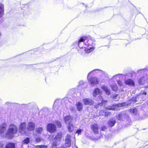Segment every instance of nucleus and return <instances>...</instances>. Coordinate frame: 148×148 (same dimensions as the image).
Returning <instances> with one entry per match:
<instances>
[{
  "mask_svg": "<svg viewBox=\"0 0 148 148\" xmlns=\"http://www.w3.org/2000/svg\"><path fill=\"white\" fill-rule=\"evenodd\" d=\"M17 131L18 128L16 126L11 124L6 133V137L9 139L12 138L14 136V134L17 132Z\"/></svg>",
  "mask_w": 148,
  "mask_h": 148,
  "instance_id": "obj_1",
  "label": "nucleus"
},
{
  "mask_svg": "<svg viewBox=\"0 0 148 148\" xmlns=\"http://www.w3.org/2000/svg\"><path fill=\"white\" fill-rule=\"evenodd\" d=\"M84 38H85V37H81L77 41L73 42L71 46L72 48H77L78 52L79 50L81 51V49L84 47L83 44H84V43L82 42V40H83Z\"/></svg>",
  "mask_w": 148,
  "mask_h": 148,
  "instance_id": "obj_2",
  "label": "nucleus"
},
{
  "mask_svg": "<svg viewBox=\"0 0 148 148\" xmlns=\"http://www.w3.org/2000/svg\"><path fill=\"white\" fill-rule=\"evenodd\" d=\"M83 37H85V38H84L83 40H82V42L84 43L83 46H93L95 45V41L94 38H91L90 36H84Z\"/></svg>",
  "mask_w": 148,
  "mask_h": 148,
  "instance_id": "obj_3",
  "label": "nucleus"
},
{
  "mask_svg": "<svg viewBox=\"0 0 148 148\" xmlns=\"http://www.w3.org/2000/svg\"><path fill=\"white\" fill-rule=\"evenodd\" d=\"M116 117L117 119L119 121H124L126 119V120L129 122L130 121L129 115L125 111L121 112L116 116Z\"/></svg>",
  "mask_w": 148,
  "mask_h": 148,
  "instance_id": "obj_4",
  "label": "nucleus"
},
{
  "mask_svg": "<svg viewBox=\"0 0 148 148\" xmlns=\"http://www.w3.org/2000/svg\"><path fill=\"white\" fill-rule=\"evenodd\" d=\"M26 124L25 122L21 123L19 127V132L22 135H26Z\"/></svg>",
  "mask_w": 148,
  "mask_h": 148,
  "instance_id": "obj_5",
  "label": "nucleus"
},
{
  "mask_svg": "<svg viewBox=\"0 0 148 148\" xmlns=\"http://www.w3.org/2000/svg\"><path fill=\"white\" fill-rule=\"evenodd\" d=\"M124 103L117 104L115 105H113L112 106H109L106 108V110H116L118 108L120 107H123L124 106Z\"/></svg>",
  "mask_w": 148,
  "mask_h": 148,
  "instance_id": "obj_6",
  "label": "nucleus"
},
{
  "mask_svg": "<svg viewBox=\"0 0 148 148\" xmlns=\"http://www.w3.org/2000/svg\"><path fill=\"white\" fill-rule=\"evenodd\" d=\"M47 129V131L51 133H54L56 130V126L51 123L48 124Z\"/></svg>",
  "mask_w": 148,
  "mask_h": 148,
  "instance_id": "obj_7",
  "label": "nucleus"
},
{
  "mask_svg": "<svg viewBox=\"0 0 148 148\" xmlns=\"http://www.w3.org/2000/svg\"><path fill=\"white\" fill-rule=\"evenodd\" d=\"M82 48V49H81V51L79 50V53L82 54L83 53L85 52L87 53H89L93 51L94 49L93 47H90V48H87L85 46Z\"/></svg>",
  "mask_w": 148,
  "mask_h": 148,
  "instance_id": "obj_8",
  "label": "nucleus"
},
{
  "mask_svg": "<svg viewBox=\"0 0 148 148\" xmlns=\"http://www.w3.org/2000/svg\"><path fill=\"white\" fill-rule=\"evenodd\" d=\"M100 73L102 75H104L105 76H106V75H108L107 73L105 71H103L102 70H101L100 69H94L90 72L88 74L87 76V78L88 79V77H89V75L91 74H92L93 75H94V73Z\"/></svg>",
  "mask_w": 148,
  "mask_h": 148,
  "instance_id": "obj_9",
  "label": "nucleus"
},
{
  "mask_svg": "<svg viewBox=\"0 0 148 148\" xmlns=\"http://www.w3.org/2000/svg\"><path fill=\"white\" fill-rule=\"evenodd\" d=\"M87 79L90 84L92 85H95L99 83L98 78L97 77L93 76L89 78V77L88 79Z\"/></svg>",
  "mask_w": 148,
  "mask_h": 148,
  "instance_id": "obj_10",
  "label": "nucleus"
},
{
  "mask_svg": "<svg viewBox=\"0 0 148 148\" xmlns=\"http://www.w3.org/2000/svg\"><path fill=\"white\" fill-rule=\"evenodd\" d=\"M71 136L69 134H67L65 138V144L66 146L70 147L71 146Z\"/></svg>",
  "mask_w": 148,
  "mask_h": 148,
  "instance_id": "obj_11",
  "label": "nucleus"
},
{
  "mask_svg": "<svg viewBox=\"0 0 148 148\" xmlns=\"http://www.w3.org/2000/svg\"><path fill=\"white\" fill-rule=\"evenodd\" d=\"M84 104L85 105L91 106L94 103L93 99L89 98H86L83 99Z\"/></svg>",
  "mask_w": 148,
  "mask_h": 148,
  "instance_id": "obj_12",
  "label": "nucleus"
},
{
  "mask_svg": "<svg viewBox=\"0 0 148 148\" xmlns=\"http://www.w3.org/2000/svg\"><path fill=\"white\" fill-rule=\"evenodd\" d=\"M91 129L93 132L95 134H97L99 133L98 130L99 127L98 125L97 124L94 123L92 125Z\"/></svg>",
  "mask_w": 148,
  "mask_h": 148,
  "instance_id": "obj_13",
  "label": "nucleus"
},
{
  "mask_svg": "<svg viewBox=\"0 0 148 148\" xmlns=\"http://www.w3.org/2000/svg\"><path fill=\"white\" fill-rule=\"evenodd\" d=\"M35 127V125L34 123L32 122H29L28 123L27 127V130L30 131L34 130Z\"/></svg>",
  "mask_w": 148,
  "mask_h": 148,
  "instance_id": "obj_14",
  "label": "nucleus"
},
{
  "mask_svg": "<svg viewBox=\"0 0 148 148\" xmlns=\"http://www.w3.org/2000/svg\"><path fill=\"white\" fill-rule=\"evenodd\" d=\"M125 84L130 86H134L135 85V83L133 80L131 79H129L125 80Z\"/></svg>",
  "mask_w": 148,
  "mask_h": 148,
  "instance_id": "obj_15",
  "label": "nucleus"
},
{
  "mask_svg": "<svg viewBox=\"0 0 148 148\" xmlns=\"http://www.w3.org/2000/svg\"><path fill=\"white\" fill-rule=\"evenodd\" d=\"M64 121L66 124H67L69 122H72V118L71 115H67L64 118Z\"/></svg>",
  "mask_w": 148,
  "mask_h": 148,
  "instance_id": "obj_16",
  "label": "nucleus"
},
{
  "mask_svg": "<svg viewBox=\"0 0 148 148\" xmlns=\"http://www.w3.org/2000/svg\"><path fill=\"white\" fill-rule=\"evenodd\" d=\"M101 88L107 95H110L111 94L110 90L107 86L103 85L102 86Z\"/></svg>",
  "mask_w": 148,
  "mask_h": 148,
  "instance_id": "obj_17",
  "label": "nucleus"
},
{
  "mask_svg": "<svg viewBox=\"0 0 148 148\" xmlns=\"http://www.w3.org/2000/svg\"><path fill=\"white\" fill-rule=\"evenodd\" d=\"M116 123L115 120L113 119H110L108 122V125L109 127H113Z\"/></svg>",
  "mask_w": 148,
  "mask_h": 148,
  "instance_id": "obj_18",
  "label": "nucleus"
},
{
  "mask_svg": "<svg viewBox=\"0 0 148 148\" xmlns=\"http://www.w3.org/2000/svg\"><path fill=\"white\" fill-rule=\"evenodd\" d=\"M50 110L49 108L47 107H45L42 108V111L43 112V114L45 116H47L50 113L51 111Z\"/></svg>",
  "mask_w": 148,
  "mask_h": 148,
  "instance_id": "obj_19",
  "label": "nucleus"
},
{
  "mask_svg": "<svg viewBox=\"0 0 148 148\" xmlns=\"http://www.w3.org/2000/svg\"><path fill=\"white\" fill-rule=\"evenodd\" d=\"M101 93L100 90L98 88L95 89L93 92V95L94 97H96L97 95H100Z\"/></svg>",
  "mask_w": 148,
  "mask_h": 148,
  "instance_id": "obj_20",
  "label": "nucleus"
},
{
  "mask_svg": "<svg viewBox=\"0 0 148 148\" xmlns=\"http://www.w3.org/2000/svg\"><path fill=\"white\" fill-rule=\"evenodd\" d=\"M6 125L5 123H3L0 126V132L1 134L3 133L5 131Z\"/></svg>",
  "mask_w": 148,
  "mask_h": 148,
  "instance_id": "obj_21",
  "label": "nucleus"
},
{
  "mask_svg": "<svg viewBox=\"0 0 148 148\" xmlns=\"http://www.w3.org/2000/svg\"><path fill=\"white\" fill-rule=\"evenodd\" d=\"M130 112L132 113L133 115H137L140 116L138 113V110L137 109L135 108H133L129 110Z\"/></svg>",
  "mask_w": 148,
  "mask_h": 148,
  "instance_id": "obj_22",
  "label": "nucleus"
},
{
  "mask_svg": "<svg viewBox=\"0 0 148 148\" xmlns=\"http://www.w3.org/2000/svg\"><path fill=\"white\" fill-rule=\"evenodd\" d=\"M4 6L3 3H0V18L2 17L3 14Z\"/></svg>",
  "mask_w": 148,
  "mask_h": 148,
  "instance_id": "obj_23",
  "label": "nucleus"
},
{
  "mask_svg": "<svg viewBox=\"0 0 148 148\" xmlns=\"http://www.w3.org/2000/svg\"><path fill=\"white\" fill-rule=\"evenodd\" d=\"M68 124V129L69 132H72L73 130V125L72 123V122H69Z\"/></svg>",
  "mask_w": 148,
  "mask_h": 148,
  "instance_id": "obj_24",
  "label": "nucleus"
},
{
  "mask_svg": "<svg viewBox=\"0 0 148 148\" xmlns=\"http://www.w3.org/2000/svg\"><path fill=\"white\" fill-rule=\"evenodd\" d=\"M76 106L78 111H80L82 109L83 105L81 102L79 101L78 102L76 103Z\"/></svg>",
  "mask_w": 148,
  "mask_h": 148,
  "instance_id": "obj_25",
  "label": "nucleus"
},
{
  "mask_svg": "<svg viewBox=\"0 0 148 148\" xmlns=\"http://www.w3.org/2000/svg\"><path fill=\"white\" fill-rule=\"evenodd\" d=\"M5 148H15V145L13 143H9L6 145Z\"/></svg>",
  "mask_w": 148,
  "mask_h": 148,
  "instance_id": "obj_26",
  "label": "nucleus"
},
{
  "mask_svg": "<svg viewBox=\"0 0 148 148\" xmlns=\"http://www.w3.org/2000/svg\"><path fill=\"white\" fill-rule=\"evenodd\" d=\"M51 148H66V147L64 145L58 147L56 143L54 142L52 144Z\"/></svg>",
  "mask_w": 148,
  "mask_h": 148,
  "instance_id": "obj_27",
  "label": "nucleus"
},
{
  "mask_svg": "<svg viewBox=\"0 0 148 148\" xmlns=\"http://www.w3.org/2000/svg\"><path fill=\"white\" fill-rule=\"evenodd\" d=\"M99 114L101 115H104L105 116H107L109 115L111 113L110 112L106 111L105 110H103L101 111Z\"/></svg>",
  "mask_w": 148,
  "mask_h": 148,
  "instance_id": "obj_28",
  "label": "nucleus"
},
{
  "mask_svg": "<svg viewBox=\"0 0 148 148\" xmlns=\"http://www.w3.org/2000/svg\"><path fill=\"white\" fill-rule=\"evenodd\" d=\"M62 134L60 133H58L55 136V139L58 141H60L62 139Z\"/></svg>",
  "mask_w": 148,
  "mask_h": 148,
  "instance_id": "obj_29",
  "label": "nucleus"
},
{
  "mask_svg": "<svg viewBox=\"0 0 148 148\" xmlns=\"http://www.w3.org/2000/svg\"><path fill=\"white\" fill-rule=\"evenodd\" d=\"M23 9V10L25 12H30V9L27 5H25Z\"/></svg>",
  "mask_w": 148,
  "mask_h": 148,
  "instance_id": "obj_30",
  "label": "nucleus"
},
{
  "mask_svg": "<svg viewBox=\"0 0 148 148\" xmlns=\"http://www.w3.org/2000/svg\"><path fill=\"white\" fill-rule=\"evenodd\" d=\"M110 86L112 90L114 92H116L118 90V88L116 85H111Z\"/></svg>",
  "mask_w": 148,
  "mask_h": 148,
  "instance_id": "obj_31",
  "label": "nucleus"
},
{
  "mask_svg": "<svg viewBox=\"0 0 148 148\" xmlns=\"http://www.w3.org/2000/svg\"><path fill=\"white\" fill-rule=\"evenodd\" d=\"M60 101H59L58 100H56L54 102V104L53 105V109L55 111H57L55 109L56 107L57 106V104Z\"/></svg>",
  "mask_w": 148,
  "mask_h": 148,
  "instance_id": "obj_32",
  "label": "nucleus"
},
{
  "mask_svg": "<svg viewBox=\"0 0 148 148\" xmlns=\"http://www.w3.org/2000/svg\"><path fill=\"white\" fill-rule=\"evenodd\" d=\"M138 96L137 97H133L131 99V100L133 102H136L137 100V99H138Z\"/></svg>",
  "mask_w": 148,
  "mask_h": 148,
  "instance_id": "obj_33",
  "label": "nucleus"
},
{
  "mask_svg": "<svg viewBox=\"0 0 148 148\" xmlns=\"http://www.w3.org/2000/svg\"><path fill=\"white\" fill-rule=\"evenodd\" d=\"M144 78L143 77L140 78L138 80V82L139 84H144Z\"/></svg>",
  "mask_w": 148,
  "mask_h": 148,
  "instance_id": "obj_34",
  "label": "nucleus"
},
{
  "mask_svg": "<svg viewBox=\"0 0 148 148\" xmlns=\"http://www.w3.org/2000/svg\"><path fill=\"white\" fill-rule=\"evenodd\" d=\"M147 69H140L138 71L137 73H142L143 72H145V71H147Z\"/></svg>",
  "mask_w": 148,
  "mask_h": 148,
  "instance_id": "obj_35",
  "label": "nucleus"
},
{
  "mask_svg": "<svg viewBox=\"0 0 148 148\" xmlns=\"http://www.w3.org/2000/svg\"><path fill=\"white\" fill-rule=\"evenodd\" d=\"M56 124L57 125L58 127H60L62 126L61 122L58 121H56Z\"/></svg>",
  "mask_w": 148,
  "mask_h": 148,
  "instance_id": "obj_36",
  "label": "nucleus"
},
{
  "mask_svg": "<svg viewBox=\"0 0 148 148\" xmlns=\"http://www.w3.org/2000/svg\"><path fill=\"white\" fill-rule=\"evenodd\" d=\"M43 129L41 127H40L37 128L36 129V132L38 133H40L42 131Z\"/></svg>",
  "mask_w": 148,
  "mask_h": 148,
  "instance_id": "obj_37",
  "label": "nucleus"
},
{
  "mask_svg": "<svg viewBox=\"0 0 148 148\" xmlns=\"http://www.w3.org/2000/svg\"><path fill=\"white\" fill-rule=\"evenodd\" d=\"M102 105H103V103H99L95 106V108L97 109H98L99 108L101 107Z\"/></svg>",
  "mask_w": 148,
  "mask_h": 148,
  "instance_id": "obj_38",
  "label": "nucleus"
},
{
  "mask_svg": "<svg viewBox=\"0 0 148 148\" xmlns=\"http://www.w3.org/2000/svg\"><path fill=\"white\" fill-rule=\"evenodd\" d=\"M30 139L29 138H27L23 140L24 143L26 144H28L29 142Z\"/></svg>",
  "mask_w": 148,
  "mask_h": 148,
  "instance_id": "obj_39",
  "label": "nucleus"
},
{
  "mask_svg": "<svg viewBox=\"0 0 148 148\" xmlns=\"http://www.w3.org/2000/svg\"><path fill=\"white\" fill-rule=\"evenodd\" d=\"M101 130L102 131H106L107 130V127L105 125H103L101 127Z\"/></svg>",
  "mask_w": 148,
  "mask_h": 148,
  "instance_id": "obj_40",
  "label": "nucleus"
},
{
  "mask_svg": "<svg viewBox=\"0 0 148 148\" xmlns=\"http://www.w3.org/2000/svg\"><path fill=\"white\" fill-rule=\"evenodd\" d=\"M82 132V130L81 129H79L77 130L76 132V133L78 135H80Z\"/></svg>",
  "mask_w": 148,
  "mask_h": 148,
  "instance_id": "obj_41",
  "label": "nucleus"
},
{
  "mask_svg": "<svg viewBox=\"0 0 148 148\" xmlns=\"http://www.w3.org/2000/svg\"><path fill=\"white\" fill-rule=\"evenodd\" d=\"M99 99H98V100L99 101H101V102L102 103H103V98L101 96H99Z\"/></svg>",
  "mask_w": 148,
  "mask_h": 148,
  "instance_id": "obj_42",
  "label": "nucleus"
},
{
  "mask_svg": "<svg viewBox=\"0 0 148 148\" xmlns=\"http://www.w3.org/2000/svg\"><path fill=\"white\" fill-rule=\"evenodd\" d=\"M140 95H146L147 94V93L146 91H144L142 90L140 92Z\"/></svg>",
  "mask_w": 148,
  "mask_h": 148,
  "instance_id": "obj_43",
  "label": "nucleus"
},
{
  "mask_svg": "<svg viewBox=\"0 0 148 148\" xmlns=\"http://www.w3.org/2000/svg\"><path fill=\"white\" fill-rule=\"evenodd\" d=\"M117 81L118 84L120 86H121L122 85L123 83L120 80H118Z\"/></svg>",
  "mask_w": 148,
  "mask_h": 148,
  "instance_id": "obj_44",
  "label": "nucleus"
},
{
  "mask_svg": "<svg viewBox=\"0 0 148 148\" xmlns=\"http://www.w3.org/2000/svg\"><path fill=\"white\" fill-rule=\"evenodd\" d=\"M41 140V139L40 138H36V141L37 142H39Z\"/></svg>",
  "mask_w": 148,
  "mask_h": 148,
  "instance_id": "obj_45",
  "label": "nucleus"
},
{
  "mask_svg": "<svg viewBox=\"0 0 148 148\" xmlns=\"http://www.w3.org/2000/svg\"><path fill=\"white\" fill-rule=\"evenodd\" d=\"M3 40L2 39L0 38V47L3 44Z\"/></svg>",
  "mask_w": 148,
  "mask_h": 148,
  "instance_id": "obj_46",
  "label": "nucleus"
},
{
  "mask_svg": "<svg viewBox=\"0 0 148 148\" xmlns=\"http://www.w3.org/2000/svg\"><path fill=\"white\" fill-rule=\"evenodd\" d=\"M119 97L118 94H116L113 97V99H117V97Z\"/></svg>",
  "mask_w": 148,
  "mask_h": 148,
  "instance_id": "obj_47",
  "label": "nucleus"
},
{
  "mask_svg": "<svg viewBox=\"0 0 148 148\" xmlns=\"http://www.w3.org/2000/svg\"><path fill=\"white\" fill-rule=\"evenodd\" d=\"M120 75V74H117V75H114L113 76L112 78H114L115 77L117 76H118V75Z\"/></svg>",
  "mask_w": 148,
  "mask_h": 148,
  "instance_id": "obj_48",
  "label": "nucleus"
},
{
  "mask_svg": "<svg viewBox=\"0 0 148 148\" xmlns=\"http://www.w3.org/2000/svg\"><path fill=\"white\" fill-rule=\"evenodd\" d=\"M30 104H31V103H28V104H22V105H25L26 106H27V107H28V106H29V105H30Z\"/></svg>",
  "mask_w": 148,
  "mask_h": 148,
  "instance_id": "obj_49",
  "label": "nucleus"
},
{
  "mask_svg": "<svg viewBox=\"0 0 148 148\" xmlns=\"http://www.w3.org/2000/svg\"><path fill=\"white\" fill-rule=\"evenodd\" d=\"M46 147L45 146L41 145L40 146L39 148H45Z\"/></svg>",
  "mask_w": 148,
  "mask_h": 148,
  "instance_id": "obj_50",
  "label": "nucleus"
},
{
  "mask_svg": "<svg viewBox=\"0 0 148 148\" xmlns=\"http://www.w3.org/2000/svg\"><path fill=\"white\" fill-rule=\"evenodd\" d=\"M11 103H9V102H6L5 103V104L6 105H8L9 104H10Z\"/></svg>",
  "mask_w": 148,
  "mask_h": 148,
  "instance_id": "obj_51",
  "label": "nucleus"
},
{
  "mask_svg": "<svg viewBox=\"0 0 148 148\" xmlns=\"http://www.w3.org/2000/svg\"><path fill=\"white\" fill-rule=\"evenodd\" d=\"M79 83L80 85H81L83 83V82L81 81L80 82H79Z\"/></svg>",
  "mask_w": 148,
  "mask_h": 148,
  "instance_id": "obj_52",
  "label": "nucleus"
},
{
  "mask_svg": "<svg viewBox=\"0 0 148 148\" xmlns=\"http://www.w3.org/2000/svg\"><path fill=\"white\" fill-rule=\"evenodd\" d=\"M15 104H16V105H19V104H18V103H15Z\"/></svg>",
  "mask_w": 148,
  "mask_h": 148,
  "instance_id": "obj_53",
  "label": "nucleus"
},
{
  "mask_svg": "<svg viewBox=\"0 0 148 148\" xmlns=\"http://www.w3.org/2000/svg\"><path fill=\"white\" fill-rule=\"evenodd\" d=\"M106 38V37H103V38Z\"/></svg>",
  "mask_w": 148,
  "mask_h": 148,
  "instance_id": "obj_54",
  "label": "nucleus"
},
{
  "mask_svg": "<svg viewBox=\"0 0 148 148\" xmlns=\"http://www.w3.org/2000/svg\"><path fill=\"white\" fill-rule=\"evenodd\" d=\"M76 148H78V147H76Z\"/></svg>",
  "mask_w": 148,
  "mask_h": 148,
  "instance_id": "obj_55",
  "label": "nucleus"
},
{
  "mask_svg": "<svg viewBox=\"0 0 148 148\" xmlns=\"http://www.w3.org/2000/svg\"><path fill=\"white\" fill-rule=\"evenodd\" d=\"M89 138H91L90 137H89Z\"/></svg>",
  "mask_w": 148,
  "mask_h": 148,
  "instance_id": "obj_56",
  "label": "nucleus"
}]
</instances>
